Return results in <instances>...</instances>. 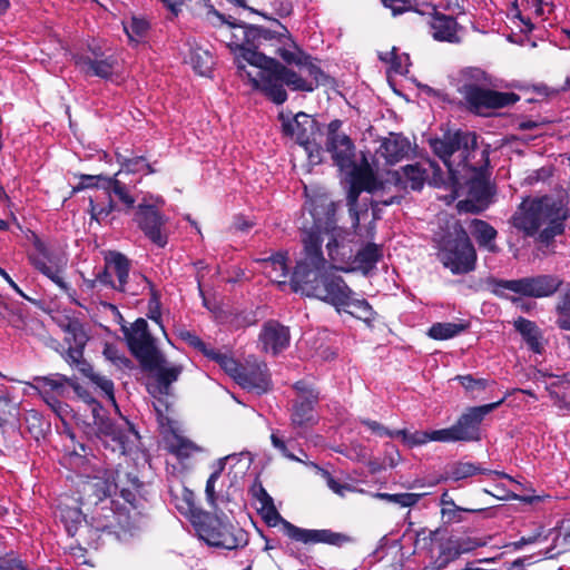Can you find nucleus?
<instances>
[{"label": "nucleus", "instance_id": "nucleus-9", "mask_svg": "<svg viewBox=\"0 0 570 570\" xmlns=\"http://www.w3.org/2000/svg\"><path fill=\"white\" fill-rule=\"evenodd\" d=\"M261 512L265 522L269 527H275L282 523L284 532L292 540L307 543H326L331 546L341 547L352 541V539L343 533L334 532L330 529L312 530L298 528L287 520L283 519L274 502L264 507H261Z\"/></svg>", "mask_w": 570, "mask_h": 570}, {"label": "nucleus", "instance_id": "nucleus-41", "mask_svg": "<svg viewBox=\"0 0 570 570\" xmlns=\"http://www.w3.org/2000/svg\"><path fill=\"white\" fill-rule=\"evenodd\" d=\"M469 323L466 322H459V323H451V322H443V323H434L428 332V335L433 340H450L458 335H460L462 332L468 330Z\"/></svg>", "mask_w": 570, "mask_h": 570}, {"label": "nucleus", "instance_id": "nucleus-26", "mask_svg": "<svg viewBox=\"0 0 570 570\" xmlns=\"http://www.w3.org/2000/svg\"><path fill=\"white\" fill-rule=\"evenodd\" d=\"M139 440L138 432L128 422L121 425L120 429L115 431L110 436L102 440L100 443L105 449H109L112 453L119 455L130 454L134 448L137 446Z\"/></svg>", "mask_w": 570, "mask_h": 570}, {"label": "nucleus", "instance_id": "nucleus-16", "mask_svg": "<svg viewBox=\"0 0 570 570\" xmlns=\"http://www.w3.org/2000/svg\"><path fill=\"white\" fill-rule=\"evenodd\" d=\"M308 212L313 219L311 228L302 230V238L315 233L321 238L322 233L336 230L335 203L326 194H317L307 200Z\"/></svg>", "mask_w": 570, "mask_h": 570}, {"label": "nucleus", "instance_id": "nucleus-54", "mask_svg": "<svg viewBox=\"0 0 570 570\" xmlns=\"http://www.w3.org/2000/svg\"><path fill=\"white\" fill-rule=\"evenodd\" d=\"M66 331L69 335H71V340L68 338L69 345L77 346L79 348L85 350V346L88 342V335L83 330V326L79 322H70Z\"/></svg>", "mask_w": 570, "mask_h": 570}, {"label": "nucleus", "instance_id": "nucleus-59", "mask_svg": "<svg viewBox=\"0 0 570 570\" xmlns=\"http://www.w3.org/2000/svg\"><path fill=\"white\" fill-rule=\"evenodd\" d=\"M458 540V547L461 554L469 553L476 548L487 546L488 541L480 538H472L466 535H454Z\"/></svg>", "mask_w": 570, "mask_h": 570}, {"label": "nucleus", "instance_id": "nucleus-24", "mask_svg": "<svg viewBox=\"0 0 570 570\" xmlns=\"http://www.w3.org/2000/svg\"><path fill=\"white\" fill-rule=\"evenodd\" d=\"M289 330L277 321H268L264 324L259 334V341L265 352L276 355L289 345Z\"/></svg>", "mask_w": 570, "mask_h": 570}, {"label": "nucleus", "instance_id": "nucleus-23", "mask_svg": "<svg viewBox=\"0 0 570 570\" xmlns=\"http://www.w3.org/2000/svg\"><path fill=\"white\" fill-rule=\"evenodd\" d=\"M432 38L441 42L460 43L462 41L463 28L456 20L443 13H435L429 21Z\"/></svg>", "mask_w": 570, "mask_h": 570}, {"label": "nucleus", "instance_id": "nucleus-63", "mask_svg": "<svg viewBox=\"0 0 570 570\" xmlns=\"http://www.w3.org/2000/svg\"><path fill=\"white\" fill-rule=\"evenodd\" d=\"M445 142H478V135L466 129H458L452 135H449Z\"/></svg>", "mask_w": 570, "mask_h": 570}, {"label": "nucleus", "instance_id": "nucleus-22", "mask_svg": "<svg viewBox=\"0 0 570 570\" xmlns=\"http://www.w3.org/2000/svg\"><path fill=\"white\" fill-rule=\"evenodd\" d=\"M87 402L92 415V425L89 424L86 431L89 439L101 442L121 428L120 424H116L106 415L102 405L95 399L89 397Z\"/></svg>", "mask_w": 570, "mask_h": 570}, {"label": "nucleus", "instance_id": "nucleus-39", "mask_svg": "<svg viewBox=\"0 0 570 570\" xmlns=\"http://www.w3.org/2000/svg\"><path fill=\"white\" fill-rule=\"evenodd\" d=\"M341 309L364 322H371L375 315L370 303L364 298H355L354 293L347 294Z\"/></svg>", "mask_w": 570, "mask_h": 570}, {"label": "nucleus", "instance_id": "nucleus-52", "mask_svg": "<svg viewBox=\"0 0 570 570\" xmlns=\"http://www.w3.org/2000/svg\"><path fill=\"white\" fill-rule=\"evenodd\" d=\"M344 124L340 119L331 121L326 126V142H351L350 136L343 128Z\"/></svg>", "mask_w": 570, "mask_h": 570}, {"label": "nucleus", "instance_id": "nucleus-45", "mask_svg": "<svg viewBox=\"0 0 570 570\" xmlns=\"http://www.w3.org/2000/svg\"><path fill=\"white\" fill-rule=\"evenodd\" d=\"M189 60L193 69L200 76H207L214 65L213 56L203 48L193 49Z\"/></svg>", "mask_w": 570, "mask_h": 570}, {"label": "nucleus", "instance_id": "nucleus-64", "mask_svg": "<svg viewBox=\"0 0 570 570\" xmlns=\"http://www.w3.org/2000/svg\"><path fill=\"white\" fill-rule=\"evenodd\" d=\"M198 448L189 440L184 438H177L176 444L174 445V451L179 456H189L194 451H197Z\"/></svg>", "mask_w": 570, "mask_h": 570}, {"label": "nucleus", "instance_id": "nucleus-40", "mask_svg": "<svg viewBox=\"0 0 570 570\" xmlns=\"http://www.w3.org/2000/svg\"><path fill=\"white\" fill-rule=\"evenodd\" d=\"M382 256L381 247L374 243H368L356 253L354 262L357 264V268L367 274L375 267Z\"/></svg>", "mask_w": 570, "mask_h": 570}, {"label": "nucleus", "instance_id": "nucleus-57", "mask_svg": "<svg viewBox=\"0 0 570 570\" xmlns=\"http://www.w3.org/2000/svg\"><path fill=\"white\" fill-rule=\"evenodd\" d=\"M109 176L105 175H81L79 185L77 186V190L87 189V188H101L106 190L107 181L109 180Z\"/></svg>", "mask_w": 570, "mask_h": 570}, {"label": "nucleus", "instance_id": "nucleus-28", "mask_svg": "<svg viewBox=\"0 0 570 570\" xmlns=\"http://www.w3.org/2000/svg\"><path fill=\"white\" fill-rule=\"evenodd\" d=\"M112 485L115 491H119L120 497L132 508H137V494L142 488V482L135 472L126 471L121 468L116 469L112 475Z\"/></svg>", "mask_w": 570, "mask_h": 570}, {"label": "nucleus", "instance_id": "nucleus-18", "mask_svg": "<svg viewBox=\"0 0 570 570\" xmlns=\"http://www.w3.org/2000/svg\"><path fill=\"white\" fill-rule=\"evenodd\" d=\"M85 492H91L95 495L92 503V520L97 522L98 530H109L114 527L116 512L112 509L114 501L109 499L110 485L101 480L90 481L85 484Z\"/></svg>", "mask_w": 570, "mask_h": 570}, {"label": "nucleus", "instance_id": "nucleus-21", "mask_svg": "<svg viewBox=\"0 0 570 570\" xmlns=\"http://www.w3.org/2000/svg\"><path fill=\"white\" fill-rule=\"evenodd\" d=\"M235 381L248 391L261 395L271 390V376L267 365L264 362L248 360L240 365Z\"/></svg>", "mask_w": 570, "mask_h": 570}, {"label": "nucleus", "instance_id": "nucleus-13", "mask_svg": "<svg viewBox=\"0 0 570 570\" xmlns=\"http://www.w3.org/2000/svg\"><path fill=\"white\" fill-rule=\"evenodd\" d=\"M134 222L153 244L160 248L167 245L166 224L168 218L156 208V204H149L146 198H142L136 207Z\"/></svg>", "mask_w": 570, "mask_h": 570}, {"label": "nucleus", "instance_id": "nucleus-36", "mask_svg": "<svg viewBox=\"0 0 570 570\" xmlns=\"http://www.w3.org/2000/svg\"><path fill=\"white\" fill-rule=\"evenodd\" d=\"M106 259L107 266L111 268L112 275L117 277V291L126 292L130 271L129 259L119 252H110L108 256H106Z\"/></svg>", "mask_w": 570, "mask_h": 570}, {"label": "nucleus", "instance_id": "nucleus-53", "mask_svg": "<svg viewBox=\"0 0 570 570\" xmlns=\"http://www.w3.org/2000/svg\"><path fill=\"white\" fill-rule=\"evenodd\" d=\"M558 325L562 330L570 331V289H567L560 297L557 306Z\"/></svg>", "mask_w": 570, "mask_h": 570}, {"label": "nucleus", "instance_id": "nucleus-38", "mask_svg": "<svg viewBox=\"0 0 570 570\" xmlns=\"http://www.w3.org/2000/svg\"><path fill=\"white\" fill-rule=\"evenodd\" d=\"M266 275L275 283L284 285L288 274L286 265V254L276 253L267 258L262 259Z\"/></svg>", "mask_w": 570, "mask_h": 570}, {"label": "nucleus", "instance_id": "nucleus-43", "mask_svg": "<svg viewBox=\"0 0 570 570\" xmlns=\"http://www.w3.org/2000/svg\"><path fill=\"white\" fill-rule=\"evenodd\" d=\"M514 327L522 335L531 351L535 353L541 352L539 331L533 322L519 317L514 322Z\"/></svg>", "mask_w": 570, "mask_h": 570}, {"label": "nucleus", "instance_id": "nucleus-19", "mask_svg": "<svg viewBox=\"0 0 570 570\" xmlns=\"http://www.w3.org/2000/svg\"><path fill=\"white\" fill-rule=\"evenodd\" d=\"M311 295L314 297L333 305L337 311H341L342 304L345 303L347 294H353V291L346 285L344 279L325 269L322 277L315 283V286H309Z\"/></svg>", "mask_w": 570, "mask_h": 570}, {"label": "nucleus", "instance_id": "nucleus-10", "mask_svg": "<svg viewBox=\"0 0 570 570\" xmlns=\"http://www.w3.org/2000/svg\"><path fill=\"white\" fill-rule=\"evenodd\" d=\"M479 145H431L435 156L443 163L449 171L453 185L462 186L465 175L470 174L471 167H479L483 164L481 159L472 164L471 157H475Z\"/></svg>", "mask_w": 570, "mask_h": 570}, {"label": "nucleus", "instance_id": "nucleus-56", "mask_svg": "<svg viewBox=\"0 0 570 570\" xmlns=\"http://www.w3.org/2000/svg\"><path fill=\"white\" fill-rule=\"evenodd\" d=\"M317 470L321 471L322 475L325 478L326 480V484L327 487L336 494H338L340 497H345V494L347 492H355L356 489L354 487H352L351 484H347V483H340L337 480H335L331 473L326 470H323L321 469L320 466L316 468ZM357 492H364V490L360 489L357 490Z\"/></svg>", "mask_w": 570, "mask_h": 570}, {"label": "nucleus", "instance_id": "nucleus-61", "mask_svg": "<svg viewBox=\"0 0 570 570\" xmlns=\"http://www.w3.org/2000/svg\"><path fill=\"white\" fill-rule=\"evenodd\" d=\"M148 29V23L144 19L132 18L131 21L125 26V31L130 39L141 37Z\"/></svg>", "mask_w": 570, "mask_h": 570}, {"label": "nucleus", "instance_id": "nucleus-6", "mask_svg": "<svg viewBox=\"0 0 570 570\" xmlns=\"http://www.w3.org/2000/svg\"><path fill=\"white\" fill-rule=\"evenodd\" d=\"M193 524L199 537L212 547L234 550L248 543L247 532L234 525L225 515L199 511L193 513Z\"/></svg>", "mask_w": 570, "mask_h": 570}, {"label": "nucleus", "instance_id": "nucleus-31", "mask_svg": "<svg viewBox=\"0 0 570 570\" xmlns=\"http://www.w3.org/2000/svg\"><path fill=\"white\" fill-rule=\"evenodd\" d=\"M145 370L156 371V386L159 394H168L170 385L176 382L181 374L180 365L167 366L165 356L160 353V360L156 366H142Z\"/></svg>", "mask_w": 570, "mask_h": 570}, {"label": "nucleus", "instance_id": "nucleus-33", "mask_svg": "<svg viewBox=\"0 0 570 570\" xmlns=\"http://www.w3.org/2000/svg\"><path fill=\"white\" fill-rule=\"evenodd\" d=\"M318 402L311 400H294L291 409V424L293 428H307L316 424L315 406Z\"/></svg>", "mask_w": 570, "mask_h": 570}, {"label": "nucleus", "instance_id": "nucleus-34", "mask_svg": "<svg viewBox=\"0 0 570 570\" xmlns=\"http://www.w3.org/2000/svg\"><path fill=\"white\" fill-rule=\"evenodd\" d=\"M396 185L403 188H411L412 190H421L425 184L428 174L424 168L419 164H410L401 167L400 171L395 173Z\"/></svg>", "mask_w": 570, "mask_h": 570}, {"label": "nucleus", "instance_id": "nucleus-3", "mask_svg": "<svg viewBox=\"0 0 570 570\" xmlns=\"http://www.w3.org/2000/svg\"><path fill=\"white\" fill-rule=\"evenodd\" d=\"M504 399L498 402L472 406L459 416L456 422L446 429L434 431L396 430L397 435H402L403 442L413 448L424 445L428 442H478L481 440V423L484 417L500 406Z\"/></svg>", "mask_w": 570, "mask_h": 570}, {"label": "nucleus", "instance_id": "nucleus-20", "mask_svg": "<svg viewBox=\"0 0 570 570\" xmlns=\"http://www.w3.org/2000/svg\"><path fill=\"white\" fill-rule=\"evenodd\" d=\"M548 208L542 200L532 199L523 202L513 215V226L523 230L528 236L535 235L548 219Z\"/></svg>", "mask_w": 570, "mask_h": 570}, {"label": "nucleus", "instance_id": "nucleus-4", "mask_svg": "<svg viewBox=\"0 0 570 570\" xmlns=\"http://www.w3.org/2000/svg\"><path fill=\"white\" fill-rule=\"evenodd\" d=\"M332 147L330 150L331 160L341 173L350 178V189L347 191V205L353 227L356 228L360 223L356 208L357 199L362 190H371L373 175L370 170L367 159L363 151H356L355 145H326Z\"/></svg>", "mask_w": 570, "mask_h": 570}, {"label": "nucleus", "instance_id": "nucleus-47", "mask_svg": "<svg viewBox=\"0 0 570 570\" xmlns=\"http://www.w3.org/2000/svg\"><path fill=\"white\" fill-rule=\"evenodd\" d=\"M461 556L456 538L450 535L440 544V556L438 558L439 568H444L448 563L459 559Z\"/></svg>", "mask_w": 570, "mask_h": 570}, {"label": "nucleus", "instance_id": "nucleus-49", "mask_svg": "<svg viewBox=\"0 0 570 570\" xmlns=\"http://www.w3.org/2000/svg\"><path fill=\"white\" fill-rule=\"evenodd\" d=\"M454 380L464 387V390L471 393L472 397H478L489 386V380L475 379L472 375H458Z\"/></svg>", "mask_w": 570, "mask_h": 570}, {"label": "nucleus", "instance_id": "nucleus-12", "mask_svg": "<svg viewBox=\"0 0 570 570\" xmlns=\"http://www.w3.org/2000/svg\"><path fill=\"white\" fill-rule=\"evenodd\" d=\"M32 245L36 249V253L29 255L32 266L52 281L65 293H69L71 288L61 276L67 264L66 258L49 249L36 234H32Z\"/></svg>", "mask_w": 570, "mask_h": 570}, {"label": "nucleus", "instance_id": "nucleus-55", "mask_svg": "<svg viewBox=\"0 0 570 570\" xmlns=\"http://www.w3.org/2000/svg\"><path fill=\"white\" fill-rule=\"evenodd\" d=\"M487 509L480 508V509H465L461 508L459 505H453V508H442L441 514L442 519L445 523H453V522H461L463 521V513L470 512V513H476V512H484Z\"/></svg>", "mask_w": 570, "mask_h": 570}, {"label": "nucleus", "instance_id": "nucleus-7", "mask_svg": "<svg viewBox=\"0 0 570 570\" xmlns=\"http://www.w3.org/2000/svg\"><path fill=\"white\" fill-rule=\"evenodd\" d=\"M322 242L323 239L315 233L303 237L304 256L297 262L291 278V287L295 293L309 296L313 291L309 289V286H315L327 268V262L322 252Z\"/></svg>", "mask_w": 570, "mask_h": 570}, {"label": "nucleus", "instance_id": "nucleus-62", "mask_svg": "<svg viewBox=\"0 0 570 570\" xmlns=\"http://www.w3.org/2000/svg\"><path fill=\"white\" fill-rule=\"evenodd\" d=\"M122 166L127 171L137 173L142 170L144 168L148 169V173H153L150 169V165L146 163V159L142 156L132 157V158H124Z\"/></svg>", "mask_w": 570, "mask_h": 570}, {"label": "nucleus", "instance_id": "nucleus-51", "mask_svg": "<svg viewBox=\"0 0 570 570\" xmlns=\"http://www.w3.org/2000/svg\"><path fill=\"white\" fill-rule=\"evenodd\" d=\"M412 145H380V153L385 157L386 163L394 165L399 163L411 149Z\"/></svg>", "mask_w": 570, "mask_h": 570}, {"label": "nucleus", "instance_id": "nucleus-2", "mask_svg": "<svg viewBox=\"0 0 570 570\" xmlns=\"http://www.w3.org/2000/svg\"><path fill=\"white\" fill-rule=\"evenodd\" d=\"M461 105L476 116H491L494 110L513 106L519 95L490 88V77L480 68H464L456 80Z\"/></svg>", "mask_w": 570, "mask_h": 570}, {"label": "nucleus", "instance_id": "nucleus-50", "mask_svg": "<svg viewBox=\"0 0 570 570\" xmlns=\"http://www.w3.org/2000/svg\"><path fill=\"white\" fill-rule=\"evenodd\" d=\"M299 147L303 148L312 166L322 164L327 157L331 158L330 150L332 147H327L326 145H299Z\"/></svg>", "mask_w": 570, "mask_h": 570}, {"label": "nucleus", "instance_id": "nucleus-5", "mask_svg": "<svg viewBox=\"0 0 570 570\" xmlns=\"http://www.w3.org/2000/svg\"><path fill=\"white\" fill-rule=\"evenodd\" d=\"M438 259L453 275H464L476 267V250L466 229L455 222L439 242Z\"/></svg>", "mask_w": 570, "mask_h": 570}, {"label": "nucleus", "instance_id": "nucleus-8", "mask_svg": "<svg viewBox=\"0 0 570 570\" xmlns=\"http://www.w3.org/2000/svg\"><path fill=\"white\" fill-rule=\"evenodd\" d=\"M481 161L479 167H471L470 174L465 175L462 185H466V198L459 202L460 210L479 214L485 210L492 203L495 188L491 184L485 167L489 165V150H480Z\"/></svg>", "mask_w": 570, "mask_h": 570}, {"label": "nucleus", "instance_id": "nucleus-46", "mask_svg": "<svg viewBox=\"0 0 570 570\" xmlns=\"http://www.w3.org/2000/svg\"><path fill=\"white\" fill-rule=\"evenodd\" d=\"M372 497L386 501L389 503L397 504L402 508H410L415 505L423 494L420 493H385V492H376L373 493Z\"/></svg>", "mask_w": 570, "mask_h": 570}, {"label": "nucleus", "instance_id": "nucleus-32", "mask_svg": "<svg viewBox=\"0 0 570 570\" xmlns=\"http://www.w3.org/2000/svg\"><path fill=\"white\" fill-rule=\"evenodd\" d=\"M469 229L480 248L493 254L499 252L495 244L498 232L488 222L478 218L471 219Z\"/></svg>", "mask_w": 570, "mask_h": 570}, {"label": "nucleus", "instance_id": "nucleus-15", "mask_svg": "<svg viewBox=\"0 0 570 570\" xmlns=\"http://www.w3.org/2000/svg\"><path fill=\"white\" fill-rule=\"evenodd\" d=\"M229 27L235 29L230 35L228 47L235 56V62L239 70V59L242 50H256V48L264 45L265 41H271L275 36L272 30L261 26L247 23H229Z\"/></svg>", "mask_w": 570, "mask_h": 570}, {"label": "nucleus", "instance_id": "nucleus-11", "mask_svg": "<svg viewBox=\"0 0 570 570\" xmlns=\"http://www.w3.org/2000/svg\"><path fill=\"white\" fill-rule=\"evenodd\" d=\"M121 332L131 354L141 366L158 365L160 351L156 346V341L150 334L145 318H137L130 326L121 325Z\"/></svg>", "mask_w": 570, "mask_h": 570}, {"label": "nucleus", "instance_id": "nucleus-1", "mask_svg": "<svg viewBox=\"0 0 570 570\" xmlns=\"http://www.w3.org/2000/svg\"><path fill=\"white\" fill-rule=\"evenodd\" d=\"M239 57V77L277 105L287 99L285 86L294 91L315 89V83L307 82L301 71L297 73L258 51L242 50Z\"/></svg>", "mask_w": 570, "mask_h": 570}, {"label": "nucleus", "instance_id": "nucleus-30", "mask_svg": "<svg viewBox=\"0 0 570 570\" xmlns=\"http://www.w3.org/2000/svg\"><path fill=\"white\" fill-rule=\"evenodd\" d=\"M35 385L42 396L58 395L63 396L67 392V386L70 385L80 395L81 387L73 382L72 379L55 373L48 376H36L33 377Z\"/></svg>", "mask_w": 570, "mask_h": 570}, {"label": "nucleus", "instance_id": "nucleus-14", "mask_svg": "<svg viewBox=\"0 0 570 570\" xmlns=\"http://www.w3.org/2000/svg\"><path fill=\"white\" fill-rule=\"evenodd\" d=\"M562 285V279L553 275H538L533 277H523L519 279H499L495 281V293L499 288L508 289L510 292L530 296V297H547L554 294Z\"/></svg>", "mask_w": 570, "mask_h": 570}, {"label": "nucleus", "instance_id": "nucleus-35", "mask_svg": "<svg viewBox=\"0 0 570 570\" xmlns=\"http://www.w3.org/2000/svg\"><path fill=\"white\" fill-rule=\"evenodd\" d=\"M271 442H272L273 448L275 450H277L284 458H286L291 461L301 462L311 468H318V465L316 463L307 462V461L303 460L302 458L295 455V453L293 451L297 450V452L301 455L307 456L305 451L297 445V443L294 439L286 440L285 436L282 435L278 431H273L271 434Z\"/></svg>", "mask_w": 570, "mask_h": 570}, {"label": "nucleus", "instance_id": "nucleus-37", "mask_svg": "<svg viewBox=\"0 0 570 570\" xmlns=\"http://www.w3.org/2000/svg\"><path fill=\"white\" fill-rule=\"evenodd\" d=\"M475 474H488V475L494 474L499 478H505V479L512 480V478L504 472L483 469L472 462H462V461L455 462L451 465V469L449 472L450 478L454 481H460V480L473 476Z\"/></svg>", "mask_w": 570, "mask_h": 570}, {"label": "nucleus", "instance_id": "nucleus-17", "mask_svg": "<svg viewBox=\"0 0 570 570\" xmlns=\"http://www.w3.org/2000/svg\"><path fill=\"white\" fill-rule=\"evenodd\" d=\"M279 120L284 136L295 142H315L322 136L317 120L303 111L296 115L281 112Z\"/></svg>", "mask_w": 570, "mask_h": 570}, {"label": "nucleus", "instance_id": "nucleus-48", "mask_svg": "<svg viewBox=\"0 0 570 570\" xmlns=\"http://www.w3.org/2000/svg\"><path fill=\"white\" fill-rule=\"evenodd\" d=\"M297 67L299 68V71L303 73V76L307 78V82L315 83V88L325 82V73L316 63L312 61L309 56L306 55L305 62L298 65Z\"/></svg>", "mask_w": 570, "mask_h": 570}, {"label": "nucleus", "instance_id": "nucleus-27", "mask_svg": "<svg viewBox=\"0 0 570 570\" xmlns=\"http://www.w3.org/2000/svg\"><path fill=\"white\" fill-rule=\"evenodd\" d=\"M327 234L331 237L326 244V249L332 264H347L353 257L351 233L338 227Z\"/></svg>", "mask_w": 570, "mask_h": 570}, {"label": "nucleus", "instance_id": "nucleus-44", "mask_svg": "<svg viewBox=\"0 0 570 570\" xmlns=\"http://www.w3.org/2000/svg\"><path fill=\"white\" fill-rule=\"evenodd\" d=\"M204 355L209 360L216 362L230 377H233L234 380L236 379L242 364H239L228 353L208 347Z\"/></svg>", "mask_w": 570, "mask_h": 570}, {"label": "nucleus", "instance_id": "nucleus-58", "mask_svg": "<svg viewBox=\"0 0 570 570\" xmlns=\"http://www.w3.org/2000/svg\"><path fill=\"white\" fill-rule=\"evenodd\" d=\"M104 355L118 367H130L131 365V361L124 354L119 353L118 348L112 344L105 345Z\"/></svg>", "mask_w": 570, "mask_h": 570}, {"label": "nucleus", "instance_id": "nucleus-29", "mask_svg": "<svg viewBox=\"0 0 570 570\" xmlns=\"http://www.w3.org/2000/svg\"><path fill=\"white\" fill-rule=\"evenodd\" d=\"M76 65L86 75L96 76L107 79L112 73L117 66V60L112 56L104 57L94 52V56H79L76 57Z\"/></svg>", "mask_w": 570, "mask_h": 570}, {"label": "nucleus", "instance_id": "nucleus-60", "mask_svg": "<svg viewBox=\"0 0 570 570\" xmlns=\"http://www.w3.org/2000/svg\"><path fill=\"white\" fill-rule=\"evenodd\" d=\"M294 390L298 396L295 400H311L312 402L320 401V392L305 381H298L294 384Z\"/></svg>", "mask_w": 570, "mask_h": 570}, {"label": "nucleus", "instance_id": "nucleus-25", "mask_svg": "<svg viewBox=\"0 0 570 570\" xmlns=\"http://www.w3.org/2000/svg\"><path fill=\"white\" fill-rule=\"evenodd\" d=\"M276 23L279 30H272L275 36L271 40H275L278 45L276 53L288 65L298 66L304 63L306 53L292 39L287 28L281 24L277 20Z\"/></svg>", "mask_w": 570, "mask_h": 570}, {"label": "nucleus", "instance_id": "nucleus-42", "mask_svg": "<svg viewBox=\"0 0 570 570\" xmlns=\"http://www.w3.org/2000/svg\"><path fill=\"white\" fill-rule=\"evenodd\" d=\"M107 181V188L106 191L111 198V195L116 196L118 200L124 205L125 212H128L130 209L135 208L136 199L130 194V188L127 186V184L120 181L119 179L115 177H110Z\"/></svg>", "mask_w": 570, "mask_h": 570}]
</instances>
